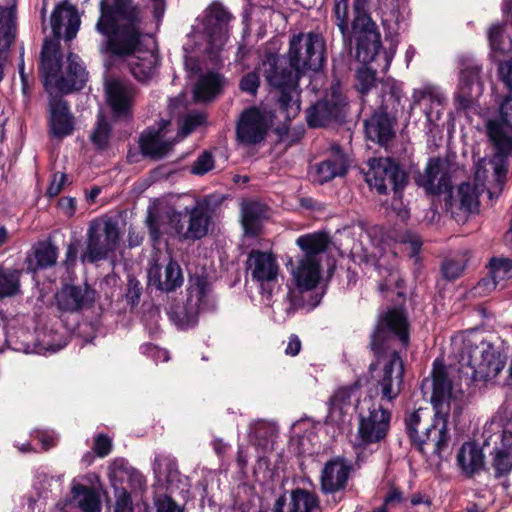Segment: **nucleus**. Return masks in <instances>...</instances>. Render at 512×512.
Returning a JSON list of instances; mask_svg holds the SVG:
<instances>
[{
  "mask_svg": "<svg viewBox=\"0 0 512 512\" xmlns=\"http://www.w3.org/2000/svg\"><path fill=\"white\" fill-rule=\"evenodd\" d=\"M215 307L210 283L206 278L196 276L189 281L186 303L171 306L167 314L178 329L185 330L196 325L201 312L214 310Z\"/></svg>",
  "mask_w": 512,
  "mask_h": 512,
  "instance_id": "obj_13",
  "label": "nucleus"
},
{
  "mask_svg": "<svg viewBox=\"0 0 512 512\" xmlns=\"http://www.w3.org/2000/svg\"><path fill=\"white\" fill-rule=\"evenodd\" d=\"M35 264L29 261L28 269L31 271L43 270L56 264L58 248L51 241H39L34 247Z\"/></svg>",
  "mask_w": 512,
  "mask_h": 512,
  "instance_id": "obj_42",
  "label": "nucleus"
},
{
  "mask_svg": "<svg viewBox=\"0 0 512 512\" xmlns=\"http://www.w3.org/2000/svg\"><path fill=\"white\" fill-rule=\"evenodd\" d=\"M148 280L151 286L164 292L174 291L183 284L181 269L172 260L167 264L163 273L157 263L152 264L148 270Z\"/></svg>",
  "mask_w": 512,
  "mask_h": 512,
  "instance_id": "obj_34",
  "label": "nucleus"
},
{
  "mask_svg": "<svg viewBox=\"0 0 512 512\" xmlns=\"http://www.w3.org/2000/svg\"><path fill=\"white\" fill-rule=\"evenodd\" d=\"M205 115L202 113H190L184 118L183 126L180 128L177 138L181 140L205 122Z\"/></svg>",
  "mask_w": 512,
  "mask_h": 512,
  "instance_id": "obj_53",
  "label": "nucleus"
},
{
  "mask_svg": "<svg viewBox=\"0 0 512 512\" xmlns=\"http://www.w3.org/2000/svg\"><path fill=\"white\" fill-rule=\"evenodd\" d=\"M481 68L472 64L461 71L458 91L455 95L459 107L467 109L482 95L483 83L480 80Z\"/></svg>",
  "mask_w": 512,
  "mask_h": 512,
  "instance_id": "obj_27",
  "label": "nucleus"
},
{
  "mask_svg": "<svg viewBox=\"0 0 512 512\" xmlns=\"http://www.w3.org/2000/svg\"><path fill=\"white\" fill-rule=\"evenodd\" d=\"M382 91L390 95L395 103L399 104L403 97L402 84L394 79H388L382 84Z\"/></svg>",
  "mask_w": 512,
  "mask_h": 512,
  "instance_id": "obj_57",
  "label": "nucleus"
},
{
  "mask_svg": "<svg viewBox=\"0 0 512 512\" xmlns=\"http://www.w3.org/2000/svg\"><path fill=\"white\" fill-rule=\"evenodd\" d=\"M104 91L108 112L104 108L98 110L89 137L98 151L106 150L117 126L128 122V85L119 78L111 76L105 79Z\"/></svg>",
  "mask_w": 512,
  "mask_h": 512,
  "instance_id": "obj_10",
  "label": "nucleus"
},
{
  "mask_svg": "<svg viewBox=\"0 0 512 512\" xmlns=\"http://www.w3.org/2000/svg\"><path fill=\"white\" fill-rule=\"evenodd\" d=\"M78 255V246L76 243H70L67 246L66 253H65V259H64V265L67 269L70 267H74L76 263Z\"/></svg>",
  "mask_w": 512,
  "mask_h": 512,
  "instance_id": "obj_63",
  "label": "nucleus"
},
{
  "mask_svg": "<svg viewBox=\"0 0 512 512\" xmlns=\"http://www.w3.org/2000/svg\"><path fill=\"white\" fill-rule=\"evenodd\" d=\"M291 69H280L278 58L268 55L263 62L265 79L279 93L278 102L285 118L292 119L300 111V92L298 81L306 71H318L325 62V43L316 33H300L290 40L288 52Z\"/></svg>",
  "mask_w": 512,
  "mask_h": 512,
  "instance_id": "obj_1",
  "label": "nucleus"
},
{
  "mask_svg": "<svg viewBox=\"0 0 512 512\" xmlns=\"http://www.w3.org/2000/svg\"><path fill=\"white\" fill-rule=\"evenodd\" d=\"M89 79V72L81 57L69 52L66 57L65 74L60 75L55 81L56 89L63 95H68L82 90Z\"/></svg>",
  "mask_w": 512,
  "mask_h": 512,
  "instance_id": "obj_24",
  "label": "nucleus"
},
{
  "mask_svg": "<svg viewBox=\"0 0 512 512\" xmlns=\"http://www.w3.org/2000/svg\"><path fill=\"white\" fill-rule=\"evenodd\" d=\"M146 490L145 477L139 471L130 469V512L132 511L131 505L135 502L136 505L142 500L144 491Z\"/></svg>",
  "mask_w": 512,
  "mask_h": 512,
  "instance_id": "obj_47",
  "label": "nucleus"
},
{
  "mask_svg": "<svg viewBox=\"0 0 512 512\" xmlns=\"http://www.w3.org/2000/svg\"><path fill=\"white\" fill-rule=\"evenodd\" d=\"M489 273L491 279H482L476 286V291L491 292L499 287H506V282L512 279V259L506 257H493L490 259Z\"/></svg>",
  "mask_w": 512,
  "mask_h": 512,
  "instance_id": "obj_32",
  "label": "nucleus"
},
{
  "mask_svg": "<svg viewBox=\"0 0 512 512\" xmlns=\"http://www.w3.org/2000/svg\"><path fill=\"white\" fill-rule=\"evenodd\" d=\"M396 341L402 346L408 344L407 320L400 310L391 309L379 316L370 341V348L377 357L376 362L370 364L371 393L388 403L399 396L403 383V362L395 349Z\"/></svg>",
  "mask_w": 512,
  "mask_h": 512,
  "instance_id": "obj_2",
  "label": "nucleus"
},
{
  "mask_svg": "<svg viewBox=\"0 0 512 512\" xmlns=\"http://www.w3.org/2000/svg\"><path fill=\"white\" fill-rule=\"evenodd\" d=\"M319 501L315 494L304 490L296 489L290 494L289 501L285 496L277 499L273 512H318Z\"/></svg>",
  "mask_w": 512,
  "mask_h": 512,
  "instance_id": "obj_35",
  "label": "nucleus"
},
{
  "mask_svg": "<svg viewBox=\"0 0 512 512\" xmlns=\"http://www.w3.org/2000/svg\"><path fill=\"white\" fill-rule=\"evenodd\" d=\"M266 116L256 107L245 109L236 124V137L240 144L252 146L262 142L268 131Z\"/></svg>",
  "mask_w": 512,
  "mask_h": 512,
  "instance_id": "obj_22",
  "label": "nucleus"
},
{
  "mask_svg": "<svg viewBox=\"0 0 512 512\" xmlns=\"http://www.w3.org/2000/svg\"><path fill=\"white\" fill-rule=\"evenodd\" d=\"M494 448L491 452V466L495 477L500 478L512 471V432L495 433Z\"/></svg>",
  "mask_w": 512,
  "mask_h": 512,
  "instance_id": "obj_31",
  "label": "nucleus"
},
{
  "mask_svg": "<svg viewBox=\"0 0 512 512\" xmlns=\"http://www.w3.org/2000/svg\"><path fill=\"white\" fill-rule=\"evenodd\" d=\"M48 127L50 135L59 139L70 136L74 132V116L68 101L61 96H54L49 101Z\"/></svg>",
  "mask_w": 512,
  "mask_h": 512,
  "instance_id": "obj_26",
  "label": "nucleus"
},
{
  "mask_svg": "<svg viewBox=\"0 0 512 512\" xmlns=\"http://www.w3.org/2000/svg\"><path fill=\"white\" fill-rule=\"evenodd\" d=\"M447 98L441 88L432 83H423L412 93V107L419 106L429 125H435L441 118Z\"/></svg>",
  "mask_w": 512,
  "mask_h": 512,
  "instance_id": "obj_23",
  "label": "nucleus"
},
{
  "mask_svg": "<svg viewBox=\"0 0 512 512\" xmlns=\"http://www.w3.org/2000/svg\"><path fill=\"white\" fill-rule=\"evenodd\" d=\"M417 184L429 194L447 192L451 187V179L445 163L439 159H431L424 172L419 174Z\"/></svg>",
  "mask_w": 512,
  "mask_h": 512,
  "instance_id": "obj_30",
  "label": "nucleus"
},
{
  "mask_svg": "<svg viewBox=\"0 0 512 512\" xmlns=\"http://www.w3.org/2000/svg\"><path fill=\"white\" fill-rule=\"evenodd\" d=\"M80 16L70 2H59L51 15V29L55 38L64 37L66 41L74 39L80 27Z\"/></svg>",
  "mask_w": 512,
  "mask_h": 512,
  "instance_id": "obj_25",
  "label": "nucleus"
},
{
  "mask_svg": "<svg viewBox=\"0 0 512 512\" xmlns=\"http://www.w3.org/2000/svg\"><path fill=\"white\" fill-rule=\"evenodd\" d=\"M50 58H63L61 46H60V42H59L58 38H56L55 40L45 39V41L43 43V46L41 49V54H40V59H50Z\"/></svg>",
  "mask_w": 512,
  "mask_h": 512,
  "instance_id": "obj_54",
  "label": "nucleus"
},
{
  "mask_svg": "<svg viewBox=\"0 0 512 512\" xmlns=\"http://www.w3.org/2000/svg\"><path fill=\"white\" fill-rule=\"evenodd\" d=\"M250 429L259 446H266L276 434L275 426L263 420L255 421Z\"/></svg>",
  "mask_w": 512,
  "mask_h": 512,
  "instance_id": "obj_49",
  "label": "nucleus"
},
{
  "mask_svg": "<svg viewBox=\"0 0 512 512\" xmlns=\"http://www.w3.org/2000/svg\"><path fill=\"white\" fill-rule=\"evenodd\" d=\"M347 106L339 82L333 83L323 99L312 105L306 112L310 127H321L344 116Z\"/></svg>",
  "mask_w": 512,
  "mask_h": 512,
  "instance_id": "obj_20",
  "label": "nucleus"
},
{
  "mask_svg": "<svg viewBox=\"0 0 512 512\" xmlns=\"http://www.w3.org/2000/svg\"><path fill=\"white\" fill-rule=\"evenodd\" d=\"M465 269V261L463 258L447 259L442 264V275L447 280H455L458 278Z\"/></svg>",
  "mask_w": 512,
  "mask_h": 512,
  "instance_id": "obj_52",
  "label": "nucleus"
},
{
  "mask_svg": "<svg viewBox=\"0 0 512 512\" xmlns=\"http://www.w3.org/2000/svg\"><path fill=\"white\" fill-rule=\"evenodd\" d=\"M23 271L7 268L0 264V300L21 294V276Z\"/></svg>",
  "mask_w": 512,
  "mask_h": 512,
  "instance_id": "obj_41",
  "label": "nucleus"
},
{
  "mask_svg": "<svg viewBox=\"0 0 512 512\" xmlns=\"http://www.w3.org/2000/svg\"><path fill=\"white\" fill-rule=\"evenodd\" d=\"M391 412L372 397L365 398L359 405V424L355 447L378 443L385 439L390 428Z\"/></svg>",
  "mask_w": 512,
  "mask_h": 512,
  "instance_id": "obj_16",
  "label": "nucleus"
},
{
  "mask_svg": "<svg viewBox=\"0 0 512 512\" xmlns=\"http://www.w3.org/2000/svg\"><path fill=\"white\" fill-rule=\"evenodd\" d=\"M300 349V339L296 335H291L285 348V353L290 356H296L300 352Z\"/></svg>",
  "mask_w": 512,
  "mask_h": 512,
  "instance_id": "obj_64",
  "label": "nucleus"
},
{
  "mask_svg": "<svg viewBox=\"0 0 512 512\" xmlns=\"http://www.w3.org/2000/svg\"><path fill=\"white\" fill-rule=\"evenodd\" d=\"M92 449L98 457L107 456L111 452V449H112L111 439L106 434H103V433L97 434L94 437Z\"/></svg>",
  "mask_w": 512,
  "mask_h": 512,
  "instance_id": "obj_55",
  "label": "nucleus"
},
{
  "mask_svg": "<svg viewBox=\"0 0 512 512\" xmlns=\"http://www.w3.org/2000/svg\"><path fill=\"white\" fill-rule=\"evenodd\" d=\"M223 84V77L216 72L202 74L194 86V99L198 102L212 100L221 92Z\"/></svg>",
  "mask_w": 512,
  "mask_h": 512,
  "instance_id": "obj_39",
  "label": "nucleus"
},
{
  "mask_svg": "<svg viewBox=\"0 0 512 512\" xmlns=\"http://www.w3.org/2000/svg\"><path fill=\"white\" fill-rule=\"evenodd\" d=\"M232 15L219 3H212L205 11L202 22V35L205 40L204 51L217 54L223 49L229 38V22Z\"/></svg>",
  "mask_w": 512,
  "mask_h": 512,
  "instance_id": "obj_18",
  "label": "nucleus"
},
{
  "mask_svg": "<svg viewBox=\"0 0 512 512\" xmlns=\"http://www.w3.org/2000/svg\"><path fill=\"white\" fill-rule=\"evenodd\" d=\"M139 23L136 12L130 9V74L146 83L155 73L158 56L152 31L140 34L136 29Z\"/></svg>",
  "mask_w": 512,
  "mask_h": 512,
  "instance_id": "obj_15",
  "label": "nucleus"
},
{
  "mask_svg": "<svg viewBox=\"0 0 512 512\" xmlns=\"http://www.w3.org/2000/svg\"><path fill=\"white\" fill-rule=\"evenodd\" d=\"M348 169L347 158L340 146H332V156L312 166L309 171L310 179L318 184H324L335 177L343 176Z\"/></svg>",
  "mask_w": 512,
  "mask_h": 512,
  "instance_id": "obj_28",
  "label": "nucleus"
},
{
  "mask_svg": "<svg viewBox=\"0 0 512 512\" xmlns=\"http://www.w3.org/2000/svg\"><path fill=\"white\" fill-rule=\"evenodd\" d=\"M143 354L153 358L156 362H166L169 360V353L167 350L159 348L151 343H146L140 347Z\"/></svg>",
  "mask_w": 512,
  "mask_h": 512,
  "instance_id": "obj_58",
  "label": "nucleus"
},
{
  "mask_svg": "<svg viewBox=\"0 0 512 512\" xmlns=\"http://www.w3.org/2000/svg\"><path fill=\"white\" fill-rule=\"evenodd\" d=\"M215 166L213 155L209 151L202 152L191 166V173L194 175H204L211 171Z\"/></svg>",
  "mask_w": 512,
  "mask_h": 512,
  "instance_id": "obj_51",
  "label": "nucleus"
},
{
  "mask_svg": "<svg viewBox=\"0 0 512 512\" xmlns=\"http://www.w3.org/2000/svg\"><path fill=\"white\" fill-rule=\"evenodd\" d=\"M121 215L109 216L90 222L86 234V248L80 256L83 264H94L116 251L120 241Z\"/></svg>",
  "mask_w": 512,
  "mask_h": 512,
  "instance_id": "obj_14",
  "label": "nucleus"
},
{
  "mask_svg": "<svg viewBox=\"0 0 512 512\" xmlns=\"http://www.w3.org/2000/svg\"><path fill=\"white\" fill-rule=\"evenodd\" d=\"M73 499L79 500V507L83 512H101V501L98 492L83 484H74L71 488Z\"/></svg>",
  "mask_w": 512,
  "mask_h": 512,
  "instance_id": "obj_44",
  "label": "nucleus"
},
{
  "mask_svg": "<svg viewBox=\"0 0 512 512\" xmlns=\"http://www.w3.org/2000/svg\"><path fill=\"white\" fill-rule=\"evenodd\" d=\"M296 244L302 255L287 262L292 283L300 292L314 289L321 279V261L329 245V237L323 232L301 235Z\"/></svg>",
  "mask_w": 512,
  "mask_h": 512,
  "instance_id": "obj_11",
  "label": "nucleus"
},
{
  "mask_svg": "<svg viewBox=\"0 0 512 512\" xmlns=\"http://www.w3.org/2000/svg\"><path fill=\"white\" fill-rule=\"evenodd\" d=\"M241 216L245 233L254 236L260 229L261 219L265 216V208L258 202L249 201L242 204Z\"/></svg>",
  "mask_w": 512,
  "mask_h": 512,
  "instance_id": "obj_43",
  "label": "nucleus"
},
{
  "mask_svg": "<svg viewBox=\"0 0 512 512\" xmlns=\"http://www.w3.org/2000/svg\"><path fill=\"white\" fill-rule=\"evenodd\" d=\"M62 58L40 59L39 74L42 77L43 86L46 90L55 83L60 76Z\"/></svg>",
  "mask_w": 512,
  "mask_h": 512,
  "instance_id": "obj_45",
  "label": "nucleus"
},
{
  "mask_svg": "<svg viewBox=\"0 0 512 512\" xmlns=\"http://www.w3.org/2000/svg\"><path fill=\"white\" fill-rule=\"evenodd\" d=\"M369 165L366 182L379 194H386L388 187L398 194L407 184V174L391 158H374Z\"/></svg>",
  "mask_w": 512,
  "mask_h": 512,
  "instance_id": "obj_19",
  "label": "nucleus"
},
{
  "mask_svg": "<svg viewBox=\"0 0 512 512\" xmlns=\"http://www.w3.org/2000/svg\"><path fill=\"white\" fill-rule=\"evenodd\" d=\"M109 480L114 490L116 505L114 512H126L128 509V462L121 458L115 459L109 467Z\"/></svg>",
  "mask_w": 512,
  "mask_h": 512,
  "instance_id": "obj_33",
  "label": "nucleus"
},
{
  "mask_svg": "<svg viewBox=\"0 0 512 512\" xmlns=\"http://www.w3.org/2000/svg\"><path fill=\"white\" fill-rule=\"evenodd\" d=\"M487 39L494 58L503 56L512 51V36L504 24H493L487 31Z\"/></svg>",
  "mask_w": 512,
  "mask_h": 512,
  "instance_id": "obj_40",
  "label": "nucleus"
},
{
  "mask_svg": "<svg viewBox=\"0 0 512 512\" xmlns=\"http://www.w3.org/2000/svg\"><path fill=\"white\" fill-rule=\"evenodd\" d=\"M457 462L466 475H473L481 471L485 465V456L482 449L475 443H464L457 455Z\"/></svg>",
  "mask_w": 512,
  "mask_h": 512,
  "instance_id": "obj_38",
  "label": "nucleus"
},
{
  "mask_svg": "<svg viewBox=\"0 0 512 512\" xmlns=\"http://www.w3.org/2000/svg\"><path fill=\"white\" fill-rule=\"evenodd\" d=\"M358 390L359 384L357 382L351 385L339 387L331 397L332 405L343 409L351 403L352 398L356 397Z\"/></svg>",
  "mask_w": 512,
  "mask_h": 512,
  "instance_id": "obj_48",
  "label": "nucleus"
},
{
  "mask_svg": "<svg viewBox=\"0 0 512 512\" xmlns=\"http://www.w3.org/2000/svg\"><path fill=\"white\" fill-rule=\"evenodd\" d=\"M458 349L461 365L471 370L470 374L468 371H459L457 377L459 381L438 360H435V362L445 369L448 377L462 390V382L467 386L470 382H488L494 379L505 366V356L492 342L479 334L469 332L464 335Z\"/></svg>",
  "mask_w": 512,
  "mask_h": 512,
  "instance_id": "obj_6",
  "label": "nucleus"
},
{
  "mask_svg": "<svg viewBox=\"0 0 512 512\" xmlns=\"http://www.w3.org/2000/svg\"><path fill=\"white\" fill-rule=\"evenodd\" d=\"M352 470L351 464L344 458L337 457L328 461L321 474V490L325 494H334L343 490Z\"/></svg>",
  "mask_w": 512,
  "mask_h": 512,
  "instance_id": "obj_29",
  "label": "nucleus"
},
{
  "mask_svg": "<svg viewBox=\"0 0 512 512\" xmlns=\"http://www.w3.org/2000/svg\"><path fill=\"white\" fill-rule=\"evenodd\" d=\"M486 136L494 148L493 157L481 158L475 164L474 183H462L455 195L451 196V206L469 215L478 212L479 196L486 188L489 175L497 184H502L508 169V158L512 155V134L507 133L496 121L486 123Z\"/></svg>",
  "mask_w": 512,
  "mask_h": 512,
  "instance_id": "obj_5",
  "label": "nucleus"
},
{
  "mask_svg": "<svg viewBox=\"0 0 512 512\" xmlns=\"http://www.w3.org/2000/svg\"><path fill=\"white\" fill-rule=\"evenodd\" d=\"M260 85L259 76L256 72L247 73L240 80L241 91L255 95Z\"/></svg>",
  "mask_w": 512,
  "mask_h": 512,
  "instance_id": "obj_56",
  "label": "nucleus"
},
{
  "mask_svg": "<svg viewBox=\"0 0 512 512\" xmlns=\"http://www.w3.org/2000/svg\"><path fill=\"white\" fill-rule=\"evenodd\" d=\"M458 349L461 365L471 370L470 374L468 371H459L457 377L459 381L438 360H435V362L445 369L448 377L462 390V382L467 386L470 382H488L494 379L505 366V356L492 342L479 334L469 332L464 335Z\"/></svg>",
  "mask_w": 512,
  "mask_h": 512,
  "instance_id": "obj_7",
  "label": "nucleus"
},
{
  "mask_svg": "<svg viewBox=\"0 0 512 512\" xmlns=\"http://www.w3.org/2000/svg\"><path fill=\"white\" fill-rule=\"evenodd\" d=\"M367 2H335L336 23L345 37L351 24L350 41L356 44V58L365 66L357 71L358 89L367 93L376 82L378 71L386 73L396 48L381 51L380 33L366 8Z\"/></svg>",
  "mask_w": 512,
  "mask_h": 512,
  "instance_id": "obj_3",
  "label": "nucleus"
},
{
  "mask_svg": "<svg viewBox=\"0 0 512 512\" xmlns=\"http://www.w3.org/2000/svg\"><path fill=\"white\" fill-rule=\"evenodd\" d=\"M430 384L432 388L431 404L434 409L433 420L423 425V410L418 409L405 417L407 434L413 444L422 454L440 456L447 447L450 435L448 433V418L451 401L461 399L464 391L447 375L442 366L434 362L432 380L425 379L422 388Z\"/></svg>",
  "mask_w": 512,
  "mask_h": 512,
  "instance_id": "obj_4",
  "label": "nucleus"
},
{
  "mask_svg": "<svg viewBox=\"0 0 512 512\" xmlns=\"http://www.w3.org/2000/svg\"><path fill=\"white\" fill-rule=\"evenodd\" d=\"M498 71L501 80L504 82L509 92H512V60L500 63Z\"/></svg>",
  "mask_w": 512,
  "mask_h": 512,
  "instance_id": "obj_60",
  "label": "nucleus"
},
{
  "mask_svg": "<svg viewBox=\"0 0 512 512\" xmlns=\"http://www.w3.org/2000/svg\"><path fill=\"white\" fill-rule=\"evenodd\" d=\"M365 133L368 139L382 146L387 145L395 135L390 118L382 110L365 121Z\"/></svg>",
  "mask_w": 512,
  "mask_h": 512,
  "instance_id": "obj_36",
  "label": "nucleus"
},
{
  "mask_svg": "<svg viewBox=\"0 0 512 512\" xmlns=\"http://www.w3.org/2000/svg\"><path fill=\"white\" fill-rule=\"evenodd\" d=\"M246 269L269 305L280 289V266L276 256L269 251L253 249L248 255Z\"/></svg>",
  "mask_w": 512,
  "mask_h": 512,
  "instance_id": "obj_17",
  "label": "nucleus"
},
{
  "mask_svg": "<svg viewBox=\"0 0 512 512\" xmlns=\"http://www.w3.org/2000/svg\"><path fill=\"white\" fill-rule=\"evenodd\" d=\"M498 111L500 121L496 118H487L484 121V133L486 134V123L488 121H496L507 133L512 134V92H508V94L502 99L499 104Z\"/></svg>",
  "mask_w": 512,
  "mask_h": 512,
  "instance_id": "obj_46",
  "label": "nucleus"
},
{
  "mask_svg": "<svg viewBox=\"0 0 512 512\" xmlns=\"http://www.w3.org/2000/svg\"><path fill=\"white\" fill-rule=\"evenodd\" d=\"M148 10L154 19V29L157 30L165 13V2H153Z\"/></svg>",
  "mask_w": 512,
  "mask_h": 512,
  "instance_id": "obj_61",
  "label": "nucleus"
},
{
  "mask_svg": "<svg viewBox=\"0 0 512 512\" xmlns=\"http://www.w3.org/2000/svg\"><path fill=\"white\" fill-rule=\"evenodd\" d=\"M458 349L461 365L471 370L470 374L468 371H459L457 377L459 381L438 360H435V362L445 369L448 377L462 390V382L467 386L470 382H488L494 379L505 366V356L492 342L479 334L469 332L464 335Z\"/></svg>",
  "mask_w": 512,
  "mask_h": 512,
  "instance_id": "obj_8",
  "label": "nucleus"
},
{
  "mask_svg": "<svg viewBox=\"0 0 512 512\" xmlns=\"http://www.w3.org/2000/svg\"><path fill=\"white\" fill-rule=\"evenodd\" d=\"M16 3L13 2L12 7H10L5 14L2 16L1 22H5V30L3 32V38H4V46L9 48L12 43L15 40L16 36V27H15V21H16Z\"/></svg>",
  "mask_w": 512,
  "mask_h": 512,
  "instance_id": "obj_50",
  "label": "nucleus"
},
{
  "mask_svg": "<svg viewBox=\"0 0 512 512\" xmlns=\"http://www.w3.org/2000/svg\"><path fill=\"white\" fill-rule=\"evenodd\" d=\"M178 141V138L165 140L162 134V128L156 131L149 129L146 133L141 135L139 145L144 155L160 159L168 155L174 144Z\"/></svg>",
  "mask_w": 512,
  "mask_h": 512,
  "instance_id": "obj_37",
  "label": "nucleus"
},
{
  "mask_svg": "<svg viewBox=\"0 0 512 512\" xmlns=\"http://www.w3.org/2000/svg\"><path fill=\"white\" fill-rule=\"evenodd\" d=\"M402 242L410 249L412 257L417 256L422 246V241L417 235L407 234Z\"/></svg>",
  "mask_w": 512,
  "mask_h": 512,
  "instance_id": "obj_62",
  "label": "nucleus"
},
{
  "mask_svg": "<svg viewBox=\"0 0 512 512\" xmlns=\"http://www.w3.org/2000/svg\"><path fill=\"white\" fill-rule=\"evenodd\" d=\"M173 207L167 213L169 224L182 239L198 240L205 237L211 222L210 202L190 196L171 198Z\"/></svg>",
  "mask_w": 512,
  "mask_h": 512,
  "instance_id": "obj_12",
  "label": "nucleus"
},
{
  "mask_svg": "<svg viewBox=\"0 0 512 512\" xmlns=\"http://www.w3.org/2000/svg\"><path fill=\"white\" fill-rule=\"evenodd\" d=\"M96 295V290L86 282L83 285L63 284L55 293V303L61 312L79 313L94 305Z\"/></svg>",
  "mask_w": 512,
  "mask_h": 512,
  "instance_id": "obj_21",
  "label": "nucleus"
},
{
  "mask_svg": "<svg viewBox=\"0 0 512 512\" xmlns=\"http://www.w3.org/2000/svg\"><path fill=\"white\" fill-rule=\"evenodd\" d=\"M100 11L96 28L105 39L99 51L106 55L104 67L111 72L128 60V2H100Z\"/></svg>",
  "mask_w": 512,
  "mask_h": 512,
  "instance_id": "obj_9",
  "label": "nucleus"
},
{
  "mask_svg": "<svg viewBox=\"0 0 512 512\" xmlns=\"http://www.w3.org/2000/svg\"><path fill=\"white\" fill-rule=\"evenodd\" d=\"M156 512H183L182 509L168 496L155 501Z\"/></svg>",
  "mask_w": 512,
  "mask_h": 512,
  "instance_id": "obj_59",
  "label": "nucleus"
}]
</instances>
